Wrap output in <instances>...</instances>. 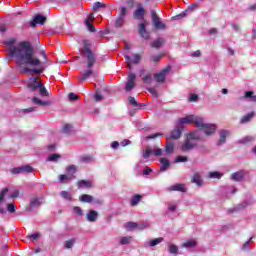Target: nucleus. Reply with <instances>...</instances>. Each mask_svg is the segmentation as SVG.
<instances>
[{
  "label": "nucleus",
  "mask_w": 256,
  "mask_h": 256,
  "mask_svg": "<svg viewBox=\"0 0 256 256\" xmlns=\"http://www.w3.org/2000/svg\"><path fill=\"white\" fill-rule=\"evenodd\" d=\"M152 155H154L155 157H160V155H163V150L161 148H158L156 150H152Z\"/></svg>",
  "instance_id": "obj_59"
},
{
  "label": "nucleus",
  "mask_w": 256,
  "mask_h": 256,
  "mask_svg": "<svg viewBox=\"0 0 256 256\" xmlns=\"http://www.w3.org/2000/svg\"><path fill=\"white\" fill-rule=\"evenodd\" d=\"M182 133H183V127H180L179 125L176 124L170 136L167 137V141H169V139H174V140L181 139Z\"/></svg>",
  "instance_id": "obj_17"
},
{
  "label": "nucleus",
  "mask_w": 256,
  "mask_h": 256,
  "mask_svg": "<svg viewBox=\"0 0 256 256\" xmlns=\"http://www.w3.org/2000/svg\"><path fill=\"white\" fill-rule=\"evenodd\" d=\"M66 173H68V175H70L71 177H73V179H75V174L77 173V167L75 165H70L66 168Z\"/></svg>",
  "instance_id": "obj_34"
},
{
  "label": "nucleus",
  "mask_w": 256,
  "mask_h": 256,
  "mask_svg": "<svg viewBox=\"0 0 256 256\" xmlns=\"http://www.w3.org/2000/svg\"><path fill=\"white\" fill-rule=\"evenodd\" d=\"M17 197H19V190H14L10 195V199H17Z\"/></svg>",
  "instance_id": "obj_61"
},
{
  "label": "nucleus",
  "mask_w": 256,
  "mask_h": 256,
  "mask_svg": "<svg viewBox=\"0 0 256 256\" xmlns=\"http://www.w3.org/2000/svg\"><path fill=\"white\" fill-rule=\"evenodd\" d=\"M165 151L168 155L173 154V151H175V144L167 140Z\"/></svg>",
  "instance_id": "obj_32"
},
{
  "label": "nucleus",
  "mask_w": 256,
  "mask_h": 256,
  "mask_svg": "<svg viewBox=\"0 0 256 256\" xmlns=\"http://www.w3.org/2000/svg\"><path fill=\"white\" fill-rule=\"evenodd\" d=\"M140 202H141V195H139V194H135V195L132 196V198L130 199V205H131V207H137V205H139Z\"/></svg>",
  "instance_id": "obj_30"
},
{
  "label": "nucleus",
  "mask_w": 256,
  "mask_h": 256,
  "mask_svg": "<svg viewBox=\"0 0 256 256\" xmlns=\"http://www.w3.org/2000/svg\"><path fill=\"white\" fill-rule=\"evenodd\" d=\"M248 174L249 172L247 170H239L237 172L232 173L230 179L231 181H235L236 183H241L245 181V177H247Z\"/></svg>",
  "instance_id": "obj_10"
},
{
  "label": "nucleus",
  "mask_w": 256,
  "mask_h": 256,
  "mask_svg": "<svg viewBox=\"0 0 256 256\" xmlns=\"http://www.w3.org/2000/svg\"><path fill=\"white\" fill-rule=\"evenodd\" d=\"M153 155V149H151V147H146L143 151H142V158L139 163L143 164V163H147V160L149 159V157H151Z\"/></svg>",
  "instance_id": "obj_20"
},
{
  "label": "nucleus",
  "mask_w": 256,
  "mask_h": 256,
  "mask_svg": "<svg viewBox=\"0 0 256 256\" xmlns=\"http://www.w3.org/2000/svg\"><path fill=\"white\" fill-rule=\"evenodd\" d=\"M7 211L8 213H15V211H17V206L15 205V203L7 204Z\"/></svg>",
  "instance_id": "obj_49"
},
{
  "label": "nucleus",
  "mask_w": 256,
  "mask_h": 256,
  "mask_svg": "<svg viewBox=\"0 0 256 256\" xmlns=\"http://www.w3.org/2000/svg\"><path fill=\"white\" fill-rule=\"evenodd\" d=\"M253 117H255V112H250V113L244 115L240 119V125H245L247 123H250V121H251V119H253Z\"/></svg>",
  "instance_id": "obj_24"
},
{
  "label": "nucleus",
  "mask_w": 256,
  "mask_h": 256,
  "mask_svg": "<svg viewBox=\"0 0 256 256\" xmlns=\"http://www.w3.org/2000/svg\"><path fill=\"white\" fill-rule=\"evenodd\" d=\"M134 19L143 21L138 25V33L142 39L149 41L151 39V33L147 31V20H145V8L139 6L133 13Z\"/></svg>",
  "instance_id": "obj_3"
},
{
  "label": "nucleus",
  "mask_w": 256,
  "mask_h": 256,
  "mask_svg": "<svg viewBox=\"0 0 256 256\" xmlns=\"http://www.w3.org/2000/svg\"><path fill=\"white\" fill-rule=\"evenodd\" d=\"M160 171L162 173H165V171H167V169H169V166L171 165V163L169 162V160L167 158H160Z\"/></svg>",
  "instance_id": "obj_27"
},
{
  "label": "nucleus",
  "mask_w": 256,
  "mask_h": 256,
  "mask_svg": "<svg viewBox=\"0 0 256 256\" xmlns=\"http://www.w3.org/2000/svg\"><path fill=\"white\" fill-rule=\"evenodd\" d=\"M128 101H129L130 105H133V107H145L144 103L137 102V100L133 96H130L128 98Z\"/></svg>",
  "instance_id": "obj_35"
},
{
  "label": "nucleus",
  "mask_w": 256,
  "mask_h": 256,
  "mask_svg": "<svg viewBox=\"0 0 256 256\" xmlns=\"http://www.w3.org/2000/svg\"><path fill=\"white\" fill-rule=\"evenodd\" d=\"M147 227H149V223H147V222H143V223H140V224L137 223L136 229L138 231H143L144 229H147Z\"/></svg>",
  "instance_id": "obj_52"
},
{
  "label": "nucleus",
  "mask_w": 256,
  "mask_h": 256,
  "mask_svg": "<svg viewBox=\"0 0 256 256\" xmlns=\"http://www.w3.org/2000/svg\"><path fill=\"white\" fill-rule=\"evenodd\" d=\"M209 179H221L223 174L217 171L209 172L208 174Z\"/></svg>",
  "instance_id": "obj_40"
},
{
  "label": "nucleus",
  "mask_w": 256,
  "mask_h": 256,
  "mask_svg": "<svg viewBox=\"0 0 256 256\" xmlns=\"http://www.w3.org/2000/svg\"><path fill=\"white\" fill-rule=\"evenodd\" d=\"M167 191L173 193V191H177L178 193H185L187 191V186L182 183H176L167 188Z\"/></svg>",
  "instance_id": "obj_16"
},
{
  "label": "nucleus",
  "mask_w": 256,
  "mask_h": 256,
  "mask_svg": "<svg viewBox=\"0 0 256 256\" xmlns=\"http://www.w3.org/2000/svg\"><path fill=\"white\" fill-rule=\"evenodd\" d=\"M61 159V155L59 154H50L46 161H49L50 163H57Z\"/></svg>",
  "instance_id": "obj_36"
},
{
  "label": "nucleus",
  "mask_w": 256,
  "mask_h": 256,
  "mask_svg": "<svg viewBox=\"0 0 256 256\" xmlns=\"http://www.w3.org/2000/svg\"><path fill=\"white\" fill-rule=\"evenodd\" d=\"M73 131V126L71 124H66L63 128V133H71Z\"/></svg>",
  "instance_id": "obj_56"
},
{
  "label": "nucleus",
  "mask_w": 256,
  "mask_h": 256,
  "mask_svg": "<svg viewBox=\"0 0 256 256\" xmlns=\"http://www.w3.org/2000/svg\"><path fill=\"white\" fill-rule=\"evenodd\" d=\"M32 83L28 85L30 91L32 93H39L41 97H49V91H47V88H45V85L41 82H37V78L33 77L31 78Z\"/></svg>",
  "instance_id": "obj_5"
},
{
  "label": "nucleus",
  "mask_w": 256,
  "mask_h": 256,
  "mask_svg": "<svg viewBox=\"0 0 256 256\" xmlns=\"http://www.w3.org/2000/svg\"><path fill=\"white\" fill-rule=\"evenodd\" d=\"M254 141H255V136L248 135L238 140V143L240 145H247V143H253Z\"/></svg>",
  "instance_id": "obj_29"
},
{
  "label": "nucleus",
  "mask_w": 256,
  "mask_h": 256,
  "mask_svg": "<svg viewBox=\"0 0 256 256\" xmlns=\"http://www.w3.org/2000/svg\"><path fill=\"white\" fill-rule=\"evenodd\" d=\"M82 53L86 59L87 70L82 72V75L79 77L81 81H87L89 77L93 76V67L97 63V54L93 52V44L89 40L82 41Z\"/></svg>",
  "instance_id": "obj_2"
},
{
  "label": "nucleus",
  "mask_w": 256,
  "mask_h": 256,
  "mask_svg": "<svg viewBox=\"0 0 256 256\" xmlns=\"http://www.w3.org/2000/svg\"><path fill=\"white\" fill-rule=\"evenodd\" d=\"M125 17H127V8L125 6H121L120 7V14L116 18V21H115V27L117 29L123 27V23H125Z\"/></svg>",
  "instance_id": "obj_11"
},
{
  "label": "nucleus",
  "mask_w": 256,
  "mask_h": 256,
  "mask_svg": "<svg viewBox=\"0 0 256 256\" xmlns=\"http://www.w3.org/2000/svg\"><path fill=\"white\" fill-rule=\"evenodd\" d=\"M72 211L74 215H77L78 217H83V209H81V207L74 206Z\"/></svg>",
  "instance_id": "obj_46"
},
{
  "label": "nucleus",
  "mask_w": 256,
  "mask_h": 256,
  "mask_svg": "<svg viewBox=\"0 0 256 256\" xmlns=\"http://www.w3.org/2000/svg\"><path fill=\"white\" fill-rule=\"evenodd\" d=\"M168 251L171 255H177L179 253V247H177L175 244H171L168 247Z\"/></svg>",
  "instance_id": "obj_41"
},
{
  "label": "nucleus",
  "mask_w": 256,
  "mask_h": 256,
  "mask_svg": "<svg viewBox=\"0 0 256 256\" xmlns=\"http://www.w3.org/2000/svg\"><path fill=\"white\" fill-rule=\"evenodd\" d=\"M75 238H71L69 240H67L64 243V249H73V245H75Z\"/></svg>",
  "instance_id": "obj_42"
},
{
  "label": "nucleus",
  "mask_w": 256,
  "mask_h": 256,
  "mask_svg": "<svg viewBox=\"0 0 256 256\" xmlns=\"http://www.w3.org/2000/svg\"><path fill=\"white\" fill-rule=\"evenodd\" d=\"M191 181L192 183H195L197 187H201V185H203V179H201V174H199V172L194 173Z\"/></svg>",
  "instance_id": "obj_26"
},
{
  "label": "nucleus",
  "mask_w": 256,
  "mask_h": 256,
  "mask_svg": "<svg viewBox=\"0 0 256 256\" xmlns=\"http://www.w3.org/2000/svg\"><path fill=\"white\" fill-rule=\"evenodd\" d=\"M10 173H12V175H21V173H33V167L30 165L16 167L13 168Z\"/></svg>",
  "instance_id": "obj_14"
},
{
  "label": "nucleus",
  "mask_w": 256,
  "mask_h": 256,
  "mask_svg": "<svg viewBox=\"0 0 256 256\" xmlns=\"http://www.w3.org/2000/svg\"><path fill=\"white\" fill-rule=\"evenodd\" d=\"M187 161H189L187 156H177L175 158V163H187Z\"/></svg>",
  "instance_id": "obj_48"
},
{
  "label": "nucleus",
  "mask_w": 256,
  "mask_h": 256,
  "mask_svg": "<svg viewBox=\"0 0 256 256\" xmlns=\"http://www.w3.org/2000/svg\"><path fill=\"white\" fill-rule=\"evenodd\" d=\"M193 123L196 127L201 125V117L195 115H188L183 118H179L176 122V125H178V127H183L185 125H191Z\"/></svg>",
  "instance_id": "obj_6"
},
{
  "label": "nucleus",
  "mask_w": 256,
  "mask_h": 256,
  "mask_svg": "<svg viewBox=\"0 0 256 256\" xmlns=\"http://www.w3.org/2000/svg\"><path fill=\"white\" fill-rule=\"evenodd\" d=\"M199 99V95L197 94H191L190 95V98H189V101H192V102H195Z\"/></svg>",
  "instance_id": "obj_63"
},
{
  "label": "nucleus",
  "mask_w": 256,
  "mask_h": 256,
  "mask_svg": "<svg viewBox=\"0 0 256 256\" xmlns=\"http://www.w3.org/2000/svg\"><path fill=\"white\" fill-rule=\"evenodd\" d=\"M81 163H91L93 156H83L80 158Z\"/></svg>",
  "instance_id": "obj_54"
},
{
  "label": "nucleus",
  "mask_w": 256,
  "mask_h": 256,
  "mask_svg": "<svg viewBox=\"0 0 256 256\" xmlns=\"http://www.w3.org/2000/svg\"><path fill=\"white\" fill-rule=\"evenodd\" d=\"M157 137H163V133H156L153 135H149L146 137V141H150V139H157Z\"/></svg>",
  "instance_id": "obj_55"
},
{
  "label": "nucleus",
  "mask_w": 256,
  "mask_h": 256,
  "mask_svg": "<svg viewBox=\"0 0 256 256\" xmlns=\"http://www.w3.org/2000/svg\"><path fill=\"white\" fill-rule=\"evenodd\" d=\"M124 227L126 231H133L134 229H137V222H127L124 224Z\"/></svg>",
  "instance_id": "obj_39"
},
{
  "label": "nucleus",
  "mask_w": 256,
  "mask_h": 256,
  "mask_svg": "<svg viewBox=\"0 0 256 256\" xmlns=\"http://www.w3.org/2000/svg\"><path fill=\"white\" fill-rule=\"evenodd\" d=\"M97 217H99V213H97L95 210H90L86 216V219L89 221V223H95V221H97Z\"/></svg>",
  "instance_id": "obj_23"
},
{
  "label": "nucleus",
  "mask_w": 256,
  "mask_h": 256,
  "mask_svg": "<svg viewBox=\"0 0 256 256\" xmlns=\"http://www.w3.org/2000/svg\"><path fill=\"white\" fill-rule=\"evenodd\" d=\"M196 245H197V243L194 240H190V241L184 242L182 244V247H184L185 249H191V248L195 247Z\"/></svg>",
  "instance_id": "obj_44"
},
{
  "label": "nucleus",
  "mask_w": 256,
  "mask_h": 256,
  "mask_svg": "<svg viewBox=\"0 0 256 256\" xmlns=\"http://www.w3.org/2000/svg\"><path fill=\"white\" fill-rule=\"evenodd\" d=\"M68 99H69V101H77V99H79V96H77V94H75L73 92H70L68 94Z\"/></svg>",
  "instance_id": "obj_57"
},
{
  "label": "nucleus",
  "mask_w": 256,
  "mask_h": 256,
  "mask_svg": "<svg viewBox=\"0 0 256 256\" xmlns=\"http://www.w3.org/2000/svg\"><path fill=\"white\" fill-rule=\"evenodd\" d=\"M132 240H133V237L124 236V237L120 238L119 243H120V245H129Z\"/></svg>",
  "instance_id": "obj_38"
},
{
  "label": "nucleus",
  "mask_w": 256,
  "mask_h": 256,
  "mask_svg": "<svg viewBox=\"0 0 256 256\" xmlns=\"http://www.w3.org/2000/svg\"><path fill=\"white\" fill-rule=\"evenodd\" d=\"M219 140L216 142L217 147H221V145H225L227 143V138L231 135V130L221 129L219 130Z\"/></svg>",
  "instance_id": "obj_12"
},
{
  "label": "nucleus",
  "mask_w": 256,
  "mask_h": 256,
  "mask_svg": "<svg viewBox=\"0 0 256 256\" xmlns=\"http://www.w3.org/2000/svg\"><path fill=\"white\" fill-rule=\"evenodd\" d=\"M153 172V169L150 167L146 166V168L143 170V175H149Z\"/></svg>",
  "instance_id": "obj_62"
},
{
  "label": "nucleus",
  "mask_w": 256,
  "mask_h": 256,
  "mask_svg": "<svg viewBox=\"0 0 256 256\" xmlns=\"http://www.w3.org/2000/svg\"><path fill=\"white\" fill-rule=\"evenodd\" d=\"M124 58L126 59V61H128V67L130 71H131V63H134V65H137L139 64V61H141V56L139 54H135L133 60H131V56L127 54L124 55Z\"/></svg>",
  "instance_id": "obj_21"
},
{
  "label": "nucleus",
  "mask_w": 256,
  "mask_h": 256,
  "mask_svg": "<svg viewBox=\"0 0 256 256\" xmlns=\"http://www.w3.org/2000/svg\"><path fill=\"white\" fill-rule=\"evenodd\" d=\"M183 17H187V11H183L180 14L173 16L172 19L174 21H179V19H183Z\"/></svg>",
  "instance_id": "obj_51"
},
{
  "label": "nucleus",
  "mask_w": 256,
  "mask_h": 256,
  "mask_svg": "<svg viewBox=\"0 0 256 256\" xmlns=\"http://www.w3.org/2000/svg\"><path fill=\"white\" fill-rule=\"evenodd\" d=\"M42 204H43V198L33 197L30 199L28 211H33V209H36V207H41Z\"/></svg>",
  "instance_id": "obj_18"
},
{
  "label": "nucleus",
  "mask_w": 256,
  "mask_h": 256,
  "mask_svg": "<svg viewBox=\"0 0 256 256\" xmlns=\"http://www.w3.org/2000/svg\"><path fill=\"white\" fill-rule=\"evenodd\" d=\"M135 79H137V76L134 73H130L127 77V82L125 86V91L129 93V91H133L135 89Z\"/></svg>",
  "instance_id": "obj_15"
},
{
  "label": "nucleus",
  "mask_w": 256,
  "mask_h": 256,
  "mask_svg": "<svg viewBox=\"0 0 256 256\" xmlns=\"http://www.w3.org/2000/svg\"><path fill=\"white\" fill-rule=\"evenodd\" d=\"M68 179H71V177H68L65 174H62V175L59 176L60 183H65V181H67Z\"/></svg>",
  "instance_id": "obj_60"
},
{
  "label": "nucleus",
  "mask_w": 256,
  "mask_h": 256,
  "mask_svg": "<svg viewBox=\"0 0 256 256\" xmlns=\"http://www.w3.org/2000/svg\"><path fill=\"white\" fill-rule=\"evenodd\" d=\"M150 15L152 19V26L154 27V29H157L159 31H165V29H167V25L161 21V18L155 10H151Z\"/></svg>",
  "instance_id": "obj_7"
},
{
  "label": "nucleus",
  "mask_w": 256,
  "mask_h": 256,
  "mask_svg": "<svg viewBox=\"0 0 256 256\" xmlns=\"http://www.w3.org/2000/svg\"><path fill=\"white\" fill-rule=\"evenodd\" d=\"M78 189H91L93 182L91 180H79L77 182Z\"/></svg>",
  "instance_id": "obj_22"
},
{
  "label": "nucleus",
  "mask_w": 256,
  "mask_h": 256,
  "mask_svg": "<svg viewBox=\"0 0 256 256\" xmlns=\"http://www.w3.org/2000/svg\"><path fill=\"white\" fill-rule=\"evenodd\" d=\"M32 102L34 105H39L40 107H49L51 105V101H43L37 97H33Z\"/></svg>",
  "instance_id": "obj_25"
},
{
  "label": "nucleus",
  "mask_w": 256,
  "mask_h": 256,
  "mask_svg": "<svg viewBox=\"0 0 256 256\" xmlns=\"http://www.w3.org/2000/svg\"><path fill=\"white\" fill-rule=\"evenodd\" d=\"M197 141H201V134L199 132H190L187 134L184 143L181 146V151L187 153V151H193L197 147Z\"/></svg>",
  "instance_id": "obj_4"
},
{
  "label": "nucleus",
  "mask_w": 256,
  "mask_h": 256,
  "mask_svg": "<svg viewBox=\"0 0 256 256\" xmlns=\"http://www.w3.org/2000/svg\"><path fill=\"white\" fill-rule=\"evenodd\" d=\"M103 7H105V4H103V3H101V2H95V3L93 4V10H94V11H97V9H101V8H103Z\"/></svg>",
  "instance_id": "obj_58"
},
{
  "label": "nucleus",
  "mask_w": 256,
  "mask_h": 256,
  "mask_svg": "<svg viewBox=\"0 0 256 256\" xmlns=\"http://www.w3.org/2000/svg\"><path fill=\"white\" fill-rule=\"evenodd\" d=\"M248 205L249 202L243 201L241 204L234 208V211H241V209H245V207H248Z\"/></svg>",
  "instance_id": "obj_50"
},
{
  "label": "nucleus",
  "mask_w": 256,
  "mask_h": 256,
  "mask_svg": "<svg viewBox=\"0 0 256 256\" xmlns=\"http://www.w3.org/2000/svg\"><path fill=\"white\" fill-rule=\"evenodd\" d=\"M163 45H165V39H163V38H158V39L152 41V43H151V47H153L154 49H161V47H163Z\"/></svg>",
  "instance_id": "obj_28"
},
{
  "label": "nucleus",
  "mask_w": 256,
  "mask_h": 256,
  "mask_svg": "<svg viewBox=\"0 0 256 256\" xmlns=\"http://www.w3.org/2000/svg\"><path fill=\"white\" fill-rule=\"evenodd\" d=\"M111 148L114 149V150L119 149V142H117V141L112 142L111 143Z\"/></svg>",
  "instance_id": "obj_64"
},
{
  "label": "nucleus",
  "mask_w": 256,
  "mask_h": 256,
  "mask_svg": "<svg viewBox=\"0 0 256 256\" xmlns=\"http://www.w3.org/2000/svg\"><path fill=\"white\" fill-rule=\"evenodd\" d=\"M171 71V65H168L166 68L162 69L160 72L154 74V80L156 83H165L167 75Z\"/></svg>",
  "instance_id": "obj_9"
},
{
  "label": "nucleus",
  "mask_w": 256,
  "mask_h": 256,
  "mask_svg": "<svg viewBox=\"0 0 256 256\" xmlns=\"http://www.w3.org/2000/svg\"><path fill=\"white\" fill-rule=\"evenodd\" d=\"M143 83H145V85H151V83H153V75L151 74H146L143 78Z\"/></svg>",
  "instance_id": "obj_43"
},
{
  "label": "nucleus",
  "mask_w": 256,
  "mask_h": 256,
  "mask_svg": "<svg viewBox=\"0 0 256 256\" xmlns=\"http://www.w3.org/2000/svg\"><path fill=\"white\" fill-rule=\"evenodd\" d=\"M159 243H163V237L152 239L149 242H146V245H148L149 247H157Z\"/></svg>",
  "instance_id": "obj_31"
},
{
  "label": "nucleus",
  "mask_w": 256,
  "mask_h": 256,
  "mask_svg": "<svg viewBox=\"0 0 256 256\" xmlns=\"http://www.w3.org/2000/svg\"><path fill=\"white\" fill-rule=\"evenodd\" d=\"M240 101H250L251 103H256V95L253 91H246L244 96L239 98Z\"/></svg>",
  "instance_id": "obj_19"
},
{
  "label": "nucleus",
  "mask_w": 256,
  "mask_h": 256,
  "mask_svg": "<svg viewBox=\"0 0 256 256\" xmlns=\"http://www.w3.org/2000/svg\"><path fill=\"white\" fill-rule=\"evenodd\" d=\"M162 58H163V54L152 55L150 57V60L153 61V63H157L158 61H161Z\"/></svg>",
  "instance_id": "obj_53"
},
{
  "label": "nucleus",
  "mask_w": 256,
  "mask_h": 256,
  "mask_svg": "<svg viewBox=\"0 0 256 256\" xmlns=\"http://www.w3.org/2000/svg\"><path fill=\"white\" fill-rule=\"evenodd\" d=\"M197 128L202 129V131H203V133H205V135H213V133H215V131H217V125L205 123L203 121V118H200V125L197 126Z\"/></svg>",
  "instance_id": "obj_8"
},
{
  "label": "nucleus",
  "mask_w": 256,
  "mask_h": 256,
  "mask_svg": "<svg viewBox=\"0 0 256 256\" xmlns=\"http://www.w3.org/2000/svg\"><path fill=\"white\" fill-rule=\"evenodd\" d=\"M5 45L9 47V55L16 59L17 65H29V67H35L26 68L25 71H27V73L41 75V73L45 71V64L34 54L31 42L23 41L20 42L18 46H14L15 40H9L5 42Z\"/></svg>",
  "instance_id": "obj_1"
},
{
  "label": "nucleus",
  "mask_w": 256,
  "mask_h": 256,
  "mask_svg": "<svg viewBox=\"0 0 256 256\" xmlns=\"http://www.w3.org/2000/svg\"><path fill=\"white\" fill-rule=\"evenodd\" d=\"M253 240V237L249 238L241 247L242 251L249 252L251 251V241Z\"/></svg>",
  "instance_id": "obj_37"
},
{
  "label": "nucleus",
  "mask_w": 256,
  "mask_h": 256,
  "mask_svg": "<svg viewBox=\"0 0 256 256\" xmlns=\"http://www.w3.org/2000/svg\"><path fill=\"white\" fill-rule=\"evenodd\" d=\"M47 17L42 14H36L33 16V20L30 21V27L35 28L37 25H45Z\"/></svg>",
  "instance_id": "obj_13"
},
{
  "label": "nucleus",
  "mask_w": 256,
  "mask_h": 256,
  "mask_svg": "<svg viewBox=\"0 0 256 256\" xmlns=\"http://www.w3.org/2000/svg\"><path fill=\"white\" fill-rule=\"evenodd\" d=\"M79 201H81V203H93V196L89 194H83L80 196Z\"/></svg>",
  "instance_id": "obj_33"
},
{
  "label": "nucleus",
  "mask_w": 256,
  "mask_h": 256,
  "mask_svg": "<svg viewBox=\"0 0 256 256\" xmlns=\"http://www.w3.org/2000/svg\"><path fill=\"white\" fill-rule=\"evenodd\" d=\"M60 195L63 199H66V201H72L73 200V196L71 195V193H69L67 191H61Z\"/></svg>",
  "instance_id": "obj_45"
},
{
  "label": "nucleus",
  "mask_w": 256,
  "mask_h": 256,
  "mask_svg": "<svg viewBox=\"0 0 256 256\" xmlns=\"http://www.w3.org/2000/svg\"><path fill=\"white\" fill-rule=\"evenodd\" d=\"M7 193H9V188H3L0 191V203H3V201H5V195H7Z\"/></svg>",
  "instance_id": "obj_47"
}]
</instances>
